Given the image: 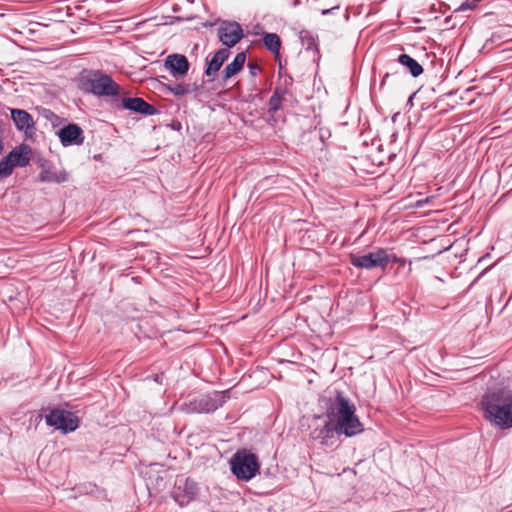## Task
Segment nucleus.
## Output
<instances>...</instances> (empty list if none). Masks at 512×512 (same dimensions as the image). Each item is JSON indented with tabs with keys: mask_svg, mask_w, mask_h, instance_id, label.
I'll return each instance as SVG.
<instances>
[{
	"mask_svg": "<svg viewBox=\"0 0 512 512\" xmlns=\"http://www.w3.org/2000/svg\"><path fill=\"white\" fill-rule=\"evenodd\" d=\"M14 166L8 154L0 161V180L7 178L13 172Z\"/></svg>",
	"mask_w": 512,
	"mask_h": 512,
	"instance_id": "obj_24",
	"label": "nucleus"
},
{
	"mask_svg": "<svg viewBox=\"0 0 512 512\" xmlns=\"http://www.w3.org/2000/svg\"><path fill=\"white\" fill-rule=\"evenodd\" d=\"M292 84H293V78L291 76H287V77L284 78L283 85H280V86L288 88Z\"/></svg>",
	"mask_w": 512,
	"mask_h": 512,
	"instance_id": "obj_29",
	"label": "nucleus"
},
{
	"mask_svg": "<svg viewBox=\"0 0 512 512\" xmlns=\"http://www.w3.org/2000/svg\"><path fill=\"white\" fill-rule=\"evenodd\" d=\"M39 180L41 182L60 184L68 180V173L65 170H57L53 166H42Z\"/></svg>",
	"mask_w": 512,
	"mask_h": 512,
	"instance_id": "obj_16",
	"label": "nucleus"
},
{
	"mask_svg": "<svg viewBox=\"0 0 512 512\" xmlns=\"http://www.w3.org/2000/svg\"><path fill=\"white\" fill-rule=\"evenodd\" d=\"M301 43L303 47L307 51H313L315 53H318V45L316 42V37L313 35V33L309 30H301L299 34Z\"/></svg>",
	"mask_w": 512,
	"mask_h": 512,
	"instance_id": "obj_23",
	"label": "nucleus"
},
{
	"mask_svg": "<svg viewBox=\"0 0 512 512\" xmlns=\"http://www.w3.org/2000/svg\"><path fill=\"white\" fill-rule=\"evenodd\" d=\"M121 104L123 109L142 115L150 116L158 113L155 106L140 97H123L121 99Z\"/></svg>",
	"mask_w": 512,
	"mask_h": 512,
	"instance_id": "obj_12",
	"label": "nucleus"
},
{
	"mask_svg": "<svg viewBox=\"0 0 512 512\" xmlns=\"http://www.w3.org/2000/svg\"><path fill=\"white\" fill-rule=\"evenodd\" d=\"M205 26H212V23H206Z\"/></svg>",
	"mask_w": 512,
	"mask_h": 512,
	"instance_id": "obj_33",
	"label": "nucleus"
},
{
	"mask_svg": "<svg viewBox=\"0 0 512 512\" xmlns=\"http://www.w3.org/2000/svg\"><path fill=\"white\" fill-rule=\"evenodd\" d=\"M231 52L228 48H220L218 49L213 56L209 59L206 58V65L204 70V75L210 80H215V77L224 64V62L229 58Z\"/></svg>",
	"mask_w": 512,
	"mask_h": 512,
	"instance_id": "obj_11",
	"label": "nucleus"
},
{
	"mask_svg": "<svg viewBox=\"0 0 512 512\" xmlns=\"http://www.w3.org/2000/svg\"><path fill=\"white\" fill-rule=\"evenodd\" d=\"M246 62V52H239L234 57L233 61L225 66L222 71V80L226 82L231 77L238 74L244 67Z\"/></svg>",
	"mask_w": 512,
	"mask_h": 512,
	"instance_id": "obj_18",
	"label": "nucleus"
},
{
	"mask_svg": "<svg viewBox=\"0 0 512 512\" xmlns=\"http://www.w3.org/2000/svg\"><path fill=\"white\" fill-rule=\"evenodd\" d=\"M392 262V263H398L400 265H405L406 261L404 258H400L398 257L396 254L394 253H389L387 251V265Z\"/></svg>",
	"mask_w": 512,
	"mask_h": 512,
	"instance_id": "obj_27",
	"label": "nucleus"
},
{
	"mask_svg": "<svg viewBox=\"0 0 512 512\" xmlns=\"http://www.w3.org/2000/svg\"><path fill=\"white\" fill-rule=\"evenodd\" d=\"M247 68L249 69V74L252 77H255L259 72L262 71V67L257 62L253 61H248Z\"/></svg>",
	"mask_w": 512,
	"mask_h": 512,
	"instance_id": "obj_26",
	"label": "nucleus"
},
{
	"mask_svg": "<svg viewBox=\"0 0 512 512\" xmlns=\"http://www.w3.org/2000/svg\"><path fill=\"white\" fill-rule=\"evenodd\" d=\"M32 149L28 144L22 143L12 149L8 156L14 167H25L30 163Z\"/></svg>",
	"mask_w": 512,
	"mask_h": 512,
	"instance_id": "obj_14",
	"label": "nucleus"
},
{
	"mask_svg": "<svg viewBox=\"0 0 512 512\" xmlns=\"http://www.w3.org/2000/svg\"><path fill=\"white\" fill-rule=\"evenodd\" d=\"M273 92H279L278 98L282 104L293 97L292 92L286 87L276 86Z\"/></svg>",
	"mask_w": 512,
	"mask_h": 512,
	"instance_id": "obj_25",
	"label": "nucleus"
},
{
	"mask_svg": "<svg viewBox=\"0 0 512 512\" xmlns=\"http://www.w3.org/2000/svg\"><path fill=\"white\" fill-rule=\"evenodd\" d=\"M339 8H340V3H338V2H337V3H334V4L331 6V8H329V9H323V10H322V14H323V15H327V14H329L332 10H334V9H339Z\"/></svg>",
	"mask_w": 512,
	"mask_h": 512,
	"instance_id": "obj_28",
	"label": "nucleus"
},
{
	"mask_svg": "<svg viewBox=\"0 0 512 512\" xmlns=\"http://www.w3.org/2000/svg\"><path fill=\"white\" fill-rule=\"evenodd\" d=\"M204 88L203 84L197 83H175L166 86V90L171 92L176 97H181L186 94L198 92Z\"/></svg>",
	"mask_w": 512,
	"mask_h": 512,
	"instance_id": "obj_19",
	"label": "nucleus"
},
{
	"mask_svg": "<svg viewBox=\"0 0 512 512\" xmlns=\"http://www.w3.org/2000/svg\"><path fill=\"white\" fill-rule=\"evenodd\" d=\"M197 491V484L192 479L178 476L171 494L180 506H185L195 498Z\"/></svg>",
	"mask_w": 512,
	"mask_h": 512,
	"instance_id": "obj_7",
	"label": "nucleus"
},
{
	"mask_svg": "<svg viewBox=\"0 0 512 512\" xmlns=\"http://www.w3.org/2000/svg\"><path fill=\"white\" fill-rule=\"evenodd\" d=\"M46 424L63 433L75 431L79 427V418L70 411L55 408L45 417Z\"/></svg>",
	"mask_w": 512,
	"mask_h": 512,
	"instance_id": "obj_6",
	"label": "nucleus"
},
{
	"mask_svg": "<svg viewBox=\"0 0 512 512\" xmlns=\"http://www.w3.org/2000/svg\"><path fill=\"white\" fill-rule=\"evenodd\" d=\"M327 416L332 422L335 421L334 426L339 435L353 437L364 430L363 424L356 415L355 405L340 391L336 392L334 402L328 407Z\"/></svg>",
	"mask_w": 512,
	"mask_h": 512,
	"instance_id": "obj_2",
	"label": "nucleus"
},
{
	"mask_svg": "<svg viewBox=\"0 0 512 512\" xmlns=\"http://www.w3.org/2000/svg\"><path fill=\"white\" fill-rule=\"evenodd\" d=\"M263 44L272 54L279 56L281 48V39L276 33H265L263 35Z\"/></svg>",
	"mask_w": 512,
	"mask_h": 512,
	"instance_id": "obj_21",
	"label": "nucleus"
},
{
	"mask_svg": "<svg viewBox=\"0 0 512 512\" xmlns=\"http://www.w3.org/2000/svg\"><path fill=\"white\" fill-rule=\"evenodd\" d=\"M231 472L238 480L249 481L259 473L258 457L247 449H239L230 460Z\"/></svg>",
	"mask_w": 512,
	"mask_h": 512,
	"instance_id": "obj_4",
	"label": "nucleus"
},
{
	"mask_svg": "<svg viewBox=\"0 0 512 512\" xmlns=\"http://www.w3.org/2000/svg\"><path fill=\"white\" fill-rule=\"evenodd\" d=\"M223 401L218 393L202 395L190 401L188 409L195 413H211L222 406Z\"/></svg>",
	"mask_w": 512,
	"mask_h": 512,
	"instance_id": "obj_10",
	"label": "nucleus"
},
{
	"mask_svg": "<svg viewBox=\"0 0 512 512\" xmlns=\"http://www.w3.org/2000/svg\"><path fill=\"white\" fill-rule=\"evenodd\" d=\"M398 62L404 66L414 78L420 76L424 71L423 67L408 54H401L398 57Z\"/></svg>",
	"mask_w": 512,
	"mask_h": 512,
	"instance_id": "obj_20",
	"label": "nucleus"
},
{
	"mask_svg": "<svg viewBox=\"0 0 512 512\" xmlns=\"http://www.w3.org/2000/svg\"><path fill=\"white\" fill-rule=\"evenodd\" d=\"M11 118L19 131L28 133L34 129L35 123L31 114L22 109H11Z\"/></svg>",
	"mask_w": 512,
	"mask_h": 512,
	"instance_id": "obj_15",
	"label": "nucleus"
},
{
	"mask_svg": "<svg viewBox=\"0 0 512 512\" xmlns=\"http://www.w3.org/2000/svg\"><path fill=\"white\" fill-rule=\"evenodd\" d=\"M278 95L279 92H273L268 101V114L273 122H277L281 118L279 112L283 108V104L279 101Z\"/></svg>",
	"mask_w": 512,
	"mask_h": 512,
	"instance_id": "obj_22",
	"label": "nucleus"
},
{
	"mask_svg": "<svg viewBox=\"0 0 512 512\" xmlns=\"http://www.w3.org/2000/svg\"><path fill=\"white\" fill-rule=\"evenodd\" d=\"M217 36L219 41L224 46L223 48L234 47L241 41L244 36L241 25L236 21H222L217 29Z\"/></svg>",
	"mask_w": 512,
	"mask_h": 512,
	"instance_id": "obj_8",
	"label": "nucleus"
},
{
	"mask_svg": "<svg viewBox=\"0 0 512 512\" xmlns=\"http://www.w3.org/2000/svg\"><path fill=\"white\" fill-rule=\"evenodd\" d=\"M508 169H509V166L506 167L503 165L499 172L500 176H503L504 174H506L508 172Z\"/></svg>",
	"mask_w": 512,
	"mask_h": 512,
	"instance_id": "obj_30",
	"label": "nucleus"
},
{
	"mask_svg": "<svg viewBox=\"0 0 512 512\" xmlns=\"http://www.w3.org/2000/svg\"><path fill=\"white\" fill-rule=\"evenodd\" d=\"M165 66L175 77L187 74L190 64L186 56L182 54H171L165 60Z\"/></svg>",
	"mask_w": 512,
	"mask_h": 512,
	"instance_id": "obj_13",
	"label": "nucleus"
},
{
	"mask_svg": "<svg viewBox=\"0 0 512 512\" xmlns=\"http://www.w3.org/2000/svg\"><path fill=\"white\" fill-rule=\"evenodd\" d=\"M512 299V294L508 297L507 302H509Z\"/></svg>",
	"mask_w": 512,
	"mask_h": 512,
	"instance_id": "obj_32",
	"label": "nucleus"
},
{
	"mask_svg": "<svg viewBox=\"0 0 512 512\" xmlns=\"http://www.w3.org/2000/svg\"><path fill=\"white\" fill-rule=\"evenodd\" d=\"M64 147L80 146L84 143L85 136L82 128L75 123H68L56 132Z\"/></svg>",
	"mask_w": 512,
	"mask_h": 512,
	"instance_id": "obj_9",
	"label": "nucleus"
},
{
	"mask_svg": "<svg viewBox=\"0 0 512 512\" xmlns=\"http://www.w3.org/2000/svg\"><path fill=\"white\" fill-rule=\"evenodd\" d=\"M79 82L82 90L97 96H117L120 92L112 77L100 70H83Z\"/></svg>",
	"mask_w": 512,
	"mask_h": 512,
	"instance_id": "obj_3",
	"label": "nucleus"
},
{
	"mask_svg": "<svg viewBox=\"0 0 512 512\" xmlns=\"http://www.w3.org/2000/svg\"><path fill=\"white\" fill-rule=\"evenodd\" d=\"M350 263L358 269L371 270L374 268H381L385 270L387 267V250L384 248H377L375 251L367 254H355L349 255Z\"/></svg>",
	"mask_w": 512,
	"mask_h": 512,
	"instance_id": "obj_5",
	"label": "nucleus"
},
{
	"mask_svg": "<svg viewBox=\"0 0 512 512\" xmlns=\"http://www.w3.org/2000/svg\"><path fill=\"white\" fill-rule=\"evenodd\" d=\"M49 114H50L52 117H54V118L58 119V116H56L53 112L49 111Z\"/></svg>",
	"mask_w": 512,
	"mask_h": 512,
	"instance_id": "obj_31",
	"label": "nucleus"
},
{
	"mask_svg": "<svg viewBox=\"0 0 512 512\" xmlns=\"http://www.w3.org/2000/svg\"><path fill=\"white\" fill-rule=\"evenodd\" d=\"M478 405L484 419L492 426L501 430L512 427V390L488 391Z\"/></svg>",
	"mask_w": 512,
	"mask_h": 512,
	"instance_id": "obj_1",
	"label": "nucleus"
},
{
	"mask_svg": "<svg viewBox=\"0 0 512 512\" xmlns=\"http://www.w3.org/2000/svg\"><path fill=\"white\" fill-rule=\"evenodd\" d=\"M335 433L338 434V431L332 423V420L329 419L322 427L313 429L311 431V437L314 440H320L322 445H328V441L334 438Z\"/></svg>",
	"mask_w": 512,
	"mask_h": 512,
	"instance_id": "obj_17",
	"label": "nucleus"
}]
</instances>
